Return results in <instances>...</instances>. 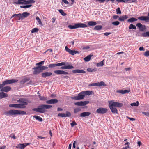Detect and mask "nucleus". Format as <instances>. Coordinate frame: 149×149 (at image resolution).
Wrapping results in <instances>:
<instances>
[{
	"mask_svg": "<svg viewBox=\"0 0 149 149\" xmlns=\"http://www.w3.org/2000/svg\"><path fill=\"white\" fill-rule=\"evenodd\" d=\"M109 104L115 107H118L120 108L123 106V104L122 103L112 101H111V102H109Z\"/></svg>",
	"mask_w": 149,
	"mask_h": 149,
	"instance_id": "obj_7",
	"label": "nucleus"
},
{
	"mask_svg": "<svg viewBox=\"0 0 149 149\" xmlns=\"http://www.w3.org/2000/svg\"><path fill=\"white\" fill-rule=\"evenodd\" d=\"M104 60H103L101 61V62L98 63H97V65H104Z\"/></svg>",
	"mask_w": 149,
	"mask_h": 149,
	"instance_id": "obj_48",
	"label": "nucleus"
},
{
	"mask_svg": "<svg viewBox=\"0 0 149 149\" xmlns=\"http://www.w3.org/2000/svg\"><path fill=\"white\" fill-rule=\"evenodd\" d=\"M116 12L117 14H121V12L120 10V8L118 7L116 10Z\"/></svg>",
	"mask_w": 149,
	"mask_h": 149,
	"instance_id": "obj_50",
	"label": "nucleus"
},
{
	"mask_svg": "<svg viewBox=\"0 0 149 149\" xmlns=\"http://www.w3.org/2000/svg\"><path fill=\"white\" fill-rule=\"evenodd\" d=\"M86 71L82 70H80L79 69V71H78V73H86Z\"/></svg>",
	"mask_w": 149,
	"mask_h": 149,
	"instance_id": "obj_57",
	"label": "nucleus"
},
{
	"mask_svg": "<svg viewBox=\"0 0 149 149\" xmlns=\"http://www.w3.org/2000/svg\"><path fill=\"white\" fill-rule=\"evenodd\" d=\"M25 83L27 82L30 80L29 78H25L23 79Z\"/></svg>",
	"mask_w": 149,
	"mask_h": 149,
	"instance_id": "obj_61",
	"label": "nucleus"
},
{
	"mask_svg": "<svg viewBox=\"0 0 149 149\" xmlns=\"http://www.w3.org/2000/svg\"><path fill=\"white\" fill-rule=\"evenodd\" d=\"M137 0H125V3H131L132 2H136Z\"/></svg>",
	"mask_w": 149,
	"mask_h": 149,
	"instance_id": "obj_33",
	"label": "nucleus"
},
{
	"mask_svg": "<svg viewBox=\"0 0 149 149\" xmlns=\"http://www.w3.org/2000/svg\"><path fill=\"white\" fill-rule=\"evenodd\" d=\"M120 22L118 21H114L112 22V24L114 26H118L120 24Z\"/></svg>",
	"mask_w": 149,
	"mask_h": 149,
	"instance_id": "obj_44",
	"label": "nucleus"
},
{
	"mask_svg": "<svg viewBox=\"0 0 149 149\" xmlns=\"http://www.w3.org/2000/svg\"><path fill=\"white\" fill-rule=\"evenodd\" d=\"M33 117L36 120H38L40 122H42V118L38 116H33Z\"/></svg>",
	"mask_w": 149,
	"mask_h": 149,
	"instance_id": "obj_35",
	"label": "nucleus"
},
{
	"mask_svg": "<svg viewBox=\"0 0 149 149\" xmlns=\"http://www.w3.org/2000/svg\"><path fill=\"white\" fill-rule=\"evenodd\" d=\"M85 96L84 91H83L79 93L77 96H74L72 98V99L76 100H78L82 99L84 98Z\"/></svg>",
	"mask_w": 149,
	"mask_h": 149,
	"instance_id": "obj_5",
	"label": "nucleus"
},
{
	"mask_svg": "<svg viewBox=\"0 0 149 149\" xmlns=\"http://www.w3.org/2000/svg\"><path fill=\"white\" fill-rule=\"evenodd\" d=\"M58 100L56 99H52L49 100H47L46 102L48 104H54L57 103Z\"/></svg>",
	"mask_w": 149,
	"mask_h": 149,
	"instance_id": "obj_15",
	"label": "nucleus"
},
{
	"mask_svg": "<svg viewBox=\"0 0 149 149\" xmlns=\"http://www.w3.org/2000/svg\"><path fill=\"white\" fill-rule=\"evenodd\" d=\"M66 113H59L58 115V116L59 117H70L71 116V113L68 111H67Z\"/></svg>",
	"mask_w": 149,
	"mask_h": 149,
	"instance_id": "obj_12",
	"label": "nucleus"
},
{
	"mask_svg": "<svg viewBox=\"0 0 149 149\" xmlns=\"http://www.w3.org/2000/svg\"><path fill=\"white\" fill-rule=\"evenodd\" d=\"M77 53H79V52L77 51L72 50L70 54L72 55H74Z\"/></svg>",
	"mask_w": 149,
	"mask_h": 149,
	"instance_id": "obj_41",
	"label": "nucleus"
},
{
	"mask_svg": "<svg viewBox=\"0 0 149 149\" xmlns=\"http://www.w3.org/2000/svg\"><path fill=\"white\" fill-rule=\"evenodd\" d=\"M88 24L89 26H95L96 25L97 23L95 22L91 21L88 22Z\"/></svg>",
	"mask_w": 149,
	"mask_h": 149,
	"instance_id": "obj_26",
	"label": "nucleus"
},
{
	"mask_svg": "<svg viewBox=\"0 0 149 149\" xmlns=\"http://www.w3.org/2000/svg\"><path fill=\"white\" fill-rule=\"evenodd\" d=\"M137 19L134 17H132L127 20V21L129 22H132L134 21H137Z\"/></svg>",
	"mask_w": 149,
	"mask_h": 149,
	"instance_id": "obj_31",
	"label": "nucleus"
},
{
	"mask_svg": "<svg viewBox=\"0 0 149 149\" xmlns=\"http://www.w3.org/2000/svg\"><path fill=\"white\" fill-rule=\"evenodd\" d=\"M102 28V26L101 25H97L93 29L96 30H100Z\"/></svg>",
	"mask_w": 149,
	"mask_h": 149,
	"instance_id": "obj_29",
	"label": "nucleus"
},
{
	"mask_svg": "<svg viewBox=\"0 0 149 149\" xmlns=\"http://www.w3.org/2000/svg\"><path fill=\"white\" fill-rule=\"evenodd\" d=\"M58 11L63 16H65L66 15V14L65 13L62 9L59 10Z\"/></svg>",
	"mask_w": 149,
	"mask_h": 149,
	"instance_id": "obj_45",
	"label": "nucleus"
},
{
	"mask_svg": "<svg viewBox=\"0 0 149 149\" xmlns=\"http://www.w3.org/2000/svg\"><path fill=\"white\" fill-rule=\"evenodd\" d=\"M109 106L112 113L113 114L118 113V110L116 108L109 104Z\"/></svg>",
	"mask_w": 149,
	"mask_h": 149,
	"instance_id": "obj_17",
	"label": "nucleus"
},
{
	"mask_svg": "<svg viewBox=\"0 0 149 149\" xmlns=\"http://www.w3.org/2000/svg\"><path fill=\"white\" fill-rule=\"evenodd\" d=\"M52 107L50 105H42L38 106L37 108H34L32 109L33 111L36 112H39L41 113H44L46 110L45 109H49Z\"/></svg>",
	"mask_w": 149,
	"mask_h": 149,
	"instance_id": "obj_3",
	"label": "nucleus"
},
{
	"mask_svg": "<svg viewBox=\"0 0 149 149\" xmlns=\"http://www.w3.org/2000/svg\"><path fill=\"white\" fill-rule=\"evenodd\" d=\"M74 68L73 66H63L61 68L62 69H72Z\"/></svg>",
	"mask_w": 149,
	"mask_h": 149,
	"instance_id": "obj_25",
	"label": "nucleus"
},
{
	"mask_svg": "<svg viewBox=\"0 0 149 149\" xmlns=\"http://www.w3.org/2000/svg\"><path fill=\"white\" fill-rule=\"evenodd\" d=\"M139 20L144 21L146 22H149V17L148 16H142L139 17L138 18Z\"/></svg>",
	"mask_w": 149,
	"mask_h": 149,
	"instance_id": "obj_14",
	"label": "nucleus"
},
{
	"mask_svg": "<svg viewBox=\"0 0 149 149\" xmlns=\"http://www.w3.org/2000/svg\"><path fill=\"white\" fill-rule=\"evenodd\" d=\"M17 101L20 104H10L9 105V106L11 107L23 109L25 108L26 106L28 104V103L25 101V99L24 98H20L17 100Z\"/></svg>",
	"mask_w": 149,
	"mask_h": 149,
	"instance_id": "obj_1",
	"label": "nucleus"
},
{
	"mask_svg": "<svg viewBox=\"0 0 149 149\" xmlns=\"http://www.w3.org/2000/svg\"><path fill=\"white\" fill-rule=\"evenodd\" d=\"M130 91V90H118L117 91V93H121L123 94H125L126 93H129Z\"/></svg>",
	"mask_w": 149,
	"mask_h": 149,
	"instance_id": "obj_22",
	"label": "nucleus"
},
{
	"mask_svg": "<svg viewBox=\"0 0 149 149\" xmlns=\"http://www.w3.org/2000/svg\"><path fill=\"white\" fill-rule=\"evenodd\" d=\"M142 113L146 116H149V112H143Z\"/></svg>",
	"mask_w": 149,
	"mask_h": 149,
	"instance_id": "obj_59",
	"label": "nucleus"
},
{
	"mask_svg": "<svg viewBox=\"0 0 149 149\" xmlns=\"http://www.w3.org/2000/svg\"><path fill=\"white\" fill-rule=\"evenodd\" d=\"M32 5H27L21 6L20 7L22 8H28L31 6Z\"/></svg>",
	"mask_w": 149,
	"mask_h": 149,
	"instance_id": "obj_40",
	"label": "nucleus"
},
{
	"mask_svg": "<svg viewBox=\"0 0 149 149\" xmlns=\"http://www.w3.org/2000/svg\"><path fill=\"white\" fill-rule=\"evenodd\" d=\"M79 69H75L72 71V72L74 73H78Z\"/></svg>",
	"mask_w": 149,
	"mask_h": 149,
	"instance_id": "obj_64",
	"label": "nucleus"
},
{
	"mask_svg": "<svg viewBox=\"0 0 149 149\" xmlns=\"http://www.w3.org/2000/svg\"><path fill=\"white\" fill-rule=\"evenodd\" d=\"M65 65V63L63 62L61 63H58L56 64H49V65Z\"/></svg>",
	"mask_w": 149,
	"mask_h": 149,
	"instance_id": "obj_34",
	"label": "nucleus"
},
{
	"mask_svg": "<svg viewBox=\"0 0 149 149\" xmlns=\"http://www.w3.org/2000/svg\"><path fill=\"white\" fill-rule=\"evenodd\" d=\"M38 30L39 29L38 28H34L32 30L31 33H33L35 32H37L38 31Z\"/></svg>",
	"mask_w": 149,
	"mask_h": 149,
	"instance_id": "obj_43",
	"label": "nucleus"
},
{
	"mask_svg": "<svg viewBox=\"0 0 149 149\" xmlns=\"http://www.w3.org/2000/svg\"><path fill=\"white\" fill-rule=\"evenodd\" d=\"M89 102V101H80L74 103V104L75 105L77 106H84L88 104Z\"/></svg>",
	"mask_w": 149,
	"mask_h": 149,
	"instance_id": "obj_11",
	"label": "nucleus"
},
{
	"mask_svg": "<svg viewBox=\"0 0 149 149\" xmlns=\"http://www.w3.org/2000/svg\"><path fill=\"white\" fill-rule=\"evenodd\" d=\"M81 109L79 107H77L74 109V113L75 114H76L79 111H80Z\"/></svg>",
	"mask_w": 149,
	"mask_h": 149,
	"instance_id": "obj_32",
	"label": "nucleus"
},
{
	"mask_svg": "<svg viewBox=\"0 0 149 149\" xmlns=\"http://www.w3.org/2000/svg\"><path fill=\"white\" fill-rule=\"evenodd\" d=\"M119 17V16L118 15H114L113 16V18L114 20H116Z\"/></svg>",
	"mask_w": 149,
	"mask_h": 149,
	"instance_id": "obj_58",
	"label": "nucleus"
},
{
	"mask_svg": "<svg viewBox=\"0 0 149 149\" xmlns=\"http://www.w3.org/2000/svg\"><path fill=\"white\" fill-rule=\"evenodd\" d=\"M108 109L106 108L100 107L97 109L96 112L98 114H103L106 113Z\"/></svg>",
	"mask_w": 149,
	"mask_h": 149,
	"instance_id": "obj_6",
	"label": "nucleus"
},
{
	"mask_svg": "<svg viewBox=\"0 0 149 149\" xmlns=\"http://www.w3.org/2000/svg\"><path fill=\"white\" fill-rule=\"evenodd\" d=\"M36 19L39 24H42V22L39 17L37 16L36 18Z\"/></svg>",
	"mask_w": 149,
	"mask_h": 149,
	"instance_id": "obj_54",
	"label": "nucleus"
},
{
	"mask_svg": "<svg viewBox=\"0 0 149 149\" xmlns=\"http://www.w3.org/2000/svg\"><path fill=\"white\" fill-rule=\"evenodd\" d=\"M139 102L138 101H136V102H134L131 104V105L132 106H137L139 105Z\"/></svg>",
	"mask_w": 149,
	"mask_h": 149,
	"instance_id": "obj_46",
	"label": "nucleus"
},
{
	"mask_svg": "<svg viewBox=\"0 0 149 149\" xmlns=\"http://www.w3.org/2000/svg\"><path fill=\"white\" fill-rule=\"evenodd\" d=\"M74 25H69L68 26V28L71 29H77L76 23H74Z\"/></svg>",
	"mask_w": 149,
	"mask_h": 149,
	"instance_id": "obj_30",
	"label": "nucleus"
},
{
	"mask_svg": "<svg viewBox=\"0 0 149 149\" xmlns=\"http://www.w3.org/2000/svg\"><path fill=\"white\" fill-rule=\"evenodd\" d=\"M65 50L68 52L70 54V52L72 50H71L70 49L68 48V47L66 46L65 47Z\"/></svg>",
	"mask_w": 149,
	"mask_h": 149,
	"instance_id": "obj_52",
	"label": "nucleus"
},
{
	"mask_svg": "<svg viewBox=\"0 0 149 149\" xmlns=\"http://www.w3.org/2000/svg\"><path fill=\"white\" fill-rule=\"evenodd\" d=\"M38 66V67H34L33 68L34 69L33 74H37L42 72V69L41 68V66Z\"/></svg>",
	"mask_w": 149,
	"mask_h": 149,
	"instance_id": "obj_9",
	"label": "nucleus"
},
{
	"mask_svg": "<svg viewBox=\"0 0 149 149\" xmlns=\"http://www.w3.org/2000/svg\"><path fill=\"white\" fill-rule=\"evenodd\" d=\"M16 147L17 149H23L25 147V146L24 143L19 144Z\"/></svg>",
	"mask_w": 149,
	"mask_h": 149,
	"instance_id": "obj_24",
	"label": "nucleus"
},
{
	"mask_svg": "<svg viewBox=\"0 0 149 149\" xmlns=\"http://www.w3.org/2000/svg\"><path fill=\"white\" fill-rule=\"evenodd\" d=\"M93 55H91L88 56L84 58V59L85 61L87 62L90 61L91 58V57L93 56Z\"/></svg>",
	"mask_w": 149,
	"mask_h": 149,
	"instance_id": "obj_28",
	"label": "nucleus"
},
{
	"mask_svg": "<svg viewBox=\"0 0 149 149\" xmlns=\"http://www.w3.org/2000/svg\"><path fill=\"white\" fill-rule=\"evenodd\" d=\"M144 55L146 57L149 56V51L146 52L144 54Z\"/></svg>",
	"mask_w": 149,
	"mask_h": 149,
	"instance_id": "obj_56",
	"label": "nucleus"
},
{
	"mask_svg": "<svg viewBox=\"0 0 149 149\" xmlns=\"http://www.w3.org/2000/svg\"><path fill=\"white\" fill-rule=\"evenodd\" d=\"M30 15V13L27 12H23L22 14H21V15H20V17L18 19V20H19L20 19H23L24 18H26Z\"/></svg>",
	"mask_w": 149,
	"mask_h": 149,
	"instance_id": "obj_10",
	"label": "nucleus"
},
{
	"mask_svg": "<svg viewBox=\"0 0 149 149\" xmlns=\"http://www.w3.org/2000/svg\"><path fill=\"white\" fill-rule=\"evenodd\" d=\"M136 25L139 29L142 26V24L140 23H138Z\"/></svg>",
	"mask_w": 149,
	"mask_h": 149,
	"instance_id": "obj_60",
	"label": "nucleus"
},
{
	"mask_svg": "<svg viewBox=\"0 0 149 149\" xmlns=\"http://www.w3.org/2000/svg\"><path fill=\"white\" fill-rule=\"evenodd\" d=\"M85 92V95H89L91 94V93L90 91H84Z\"/></svg>",
	"mask_w": 149,
	"mask_h": 149,
	"instance_id": "obj_62",
	"label": "nucleus"
},
{
	"mask_svg": "<svg viewBox=\"0 0 149 149\" xmlns=\"http://www.w3.org/2000/svg\"><path fill=\"white\" fill-rule=\"evenodd\" d=\"M87 70L89 72H95L97 71V69L96 68H88L87 69Z\"/></svg>",
	"mask_w": 149,
	"mask_h": 149,
	"instance_id": "obj_36",
	"label": "nucleus"
},
{
	"mask_svg": "<svg viewBox=\"0 0 149 149\" xmlns=\"http://www.w3.org/2000/svg\"><path fill=\"white\" fill-rule=\"evenodd\" d=\"M127 118L129 119L131 121H134L135 120V119L134 118H130L128 116H127Z\"/></svg>",
	"mask_w": 149,
	"mask_h": 149,
	"instance_id": "obj_63",
	"label": "nucleus"
},
{
	"mask_svg": "<svg viewBox=\"0 0 149 149\" xmlns=\"http://www.w3.org/2000/svg\"><path fill=\"white\" fill-rule=\"evenodd\" d=\"M18 80L16 79L6 80L2 82L1 84L3 87L5 85L17 82Z\"/></svg>",
	"mask_w": 149,
	"mask_h": 149,
	"instance_id": "obj_4",
	"label": "nucleus"
},
{
	"mask_svg": "<svg viewBox=\"0 0 149 149\" xmlns=\"http://www.w3.org/2000/svg\"><path fill=\"white\" fill-rule=\"evenodd\" d=\"M52 74V73L51 72H46L42 74V77L43 78H45L47 77L51 76Z\"/></svg>",
	"mask_w": 149,
	"mask_h": 149,
	"instance_id": "obj_20",
	"label": "nucleus"
},
{
	"mask_svg": "<svg viewBox=\"0 0 149 149\" xmlns=\"http://www.w3.org/2000/svg\"><path fill=\"white\" fill-rule=\"evenodd\" d=\"M142 36L143 37H149V31H147L145 33H143Z\"/></svg>",
	"mask_w": 149,
	"mask_h": 149,
	"instance_id": "obj_38",
	"label": "nucleus"
},
{
	"mask_svg": "<svg viewBox=\"0 0 149 149\" xmlns=\"http://www.w3.org/2000/svg\"><path fill=\"white\" fill-rule=\"evenodd\" d=\"M54 72L57 74H68V73L67 72L63 71V70H55L54 71Z\"/></svg>",
	"mask_w": 149,
	"mask_h": 149,
	"instance_id": "obj_18",
	"label": "nucleus"
},
{
	"mask_svg": "<svg viewBox=\"0 0 149 149\" xmlns=\"http://www.w3.org/2000/svg\"><path fill=\"white\" fill-rule=\"evenodd\" d=\"M102 85L104 86H106V84L103 81H101L100 82L91 83L88 86H98L100 87Z\"/></svg>",
	"mask_w": 149,
	"mask_h": 149,
	"instance_id": "obj_8",
	"label": "nucleus"
},
{
	"mask_svg": "<svg viewBox=\"0 0 149 149\" xmlns=\"http://www.w3.org/2000/svg\"><path fill=\"white\" fill-rule=\"evenodd\" d=\"M40 99L41 100L45 101L47 100V97L44 96H42L40 95H38Z\"/></svg>",
	"mask_w": 149,
	"mask_h": 149,
	"instance_id": "obj_42",
	"label": "nucleus"
},
{
	"mask_svg": "<svg viewBox=\"0 0 149 149\" xmlns=\"http://www.w3.org/2000/svg\"><path fill=\"white\" fill-rule=\"evenodd\" d=\"M71 126L72 127H73L74 125H77V124L75 121H73L72 123H70Z\"/></svg>",
	"mask_w": 149,
	"mask_h": 149,
	"instance_id": "obj_53",
	"label": "nucleus"
},
{
	"mask_svg": "<svg viewBox=\"0 0 149 149\" xmlns=\"http://www.w3.org/2000/svg\"><path fill=\"white\" fill-rule=\"evenodd\" d=\"M4 114L7 116L16 115H23L26 114V112L22 110L11 109L5 112Z\"/></svg>",
	"mask_w": 149,
	"mask_h": 149,
	"instance_id": "obj_2",
	"label": "nucleus"
},
{
	"mask_svg": "<svg viewBox=\"0 0 149 149\" xmlns=\"http://www.w3.org/2000/svg\"><path fill=\"white\" fill-rule=\"evenodd\" d=\"M21 15V13H19V14H15L13 15L11 17V18H12L14 17H19V18L20 17V15Z\"/></svg>",
	"mask_w": 149,
	"mask_h": 149,
	"instance_id": "obj_47",
	"label": "nucleus"
},
{
	"mask_svg": "<svg viewBox=\"0 0 149 149\" xmlns=\"http://www.w3.org/2000/svg\"><path fill=\"white\" fill-rule=\"evenodd\" d=\"M129 29H136V28L135 26L134 25L131 24L129 26Z\"/></svg>",
	"mask_w": 149,
	"mask_h": 149,
	"instance_id": "obj_39",
	"label": "nucleus"
},
{
	"mask_svg": "<svg viewBox=\"0 0 149 149\" xmlns=\"http://www.w3.org/2000/svg\"><path fill=\"white\" fill-rule=\"evenodd\" d=\"M45 62V61H43L40 62H39L38 63L36 64L35 65H41L42 64H43Z\"/></svg>",
	"mask_w": 149,
	"mask_h": 149,
	"instance_id": "obj_51",
	"label": "nucleus"
},
{
	"mask_svg": "<svg viewBox=\"0 0 149 149\" xmlns=\"http://www.w3.org/2000/svg\"><path fill=\"white\" fill-rule=\"evenodd\" d=\"M35 2V1H33L32 0H29V1H26V0H25L24 4H29V3H31V2Z\"/></svg>",
	"mask_w": 149,
	"mask_h": 149,
	"instance_id": "obj_49",
	"label": "nucleus"
},
{
	"mask_svg": "<svg viewBox=\"0 0 149 149\" xmlns=\"http://www.w3.org/2000/svg\"><path fill=\"white\" fill-rule=\"evenodd\" d=\"M128 18V17L127 15H124L119 17L118 19L120 21H123L127 19Z\"/></svg>",
	"mask_w": 149,
	"mask_h": 149,
	"instance_id": "obj_19",
	"label": "nucleus"
},
{
	"mask_svg": "<svg viewBox=\"0 0 149 149\" xmlns=\"http://www.w3.org/2000/svg\"><path fill=\"white\" fill-rule=\"evenodd\" d=\"M8 96V95L7 93H5L3 92H0V99H2L4 97H6Z\"/></svg>",
	"mask_w": 149,
	"mask_h": 149,
	"instance_id": "obj_23",
	"label": "nucleus"
},
{
	"mask_svg": "<svg viewBox=\"0 0 149 149\" xmlns=\"http://www.w3.org/2000/svg\"><path fill=\"white\" fill-rule=\"evenodd\" d=\"M76 24L77 29L79 28H85L88 26L86 24L81 22L76 23Z\"/></svg>",
	"mask_w": 149,
	"mask_h": 149,
	"instance_id": "obj_13",
	"label": "nucleus"
},
{
	"mask_svg": "<svg viewBox=\"0 0 149 149\" xmlns=\"http://www.w3.org/2000/svg\"><path fill=\"white\" fill-rule=\"evenodd\" d=\"M146 29V26L144 25H142L141 26L139 29V30L141 31H144Z\"/></svg>",
	"mask_w": 149,
	"mask_h": 149,
	"instance_id": "obj_37",
	"label": "nucleus"
},
{
	"mask_svg": "<svg viewBox=\"0 0 149 149\" xmlns=\"http://www.w3.org/2000/svg\"><path fill=\"white\" fill-rule=\"evenodd\" d=\"M91 114V113L89 112H84L80 114L81 117H83L88 116Z\"/></svg>",
	"mask_w": 149,
	"mask_h": 149,
	"instance_id": "obj_21",
	"label": "nucleus"
},
{
	"mask_svg": "<svg viewBox=\"0 0 149 149\" xmlns=\"http://www.w3.org/2000/svg\"><path fill=\"white\" fill-rule=\"evenodd\" d=\"M64 3L65 4L68 5L69 4V3L68 1L67 0H62V5L63 6V5L62 3Z\"/></svg>",
	"mask_w": 149,
	"mask_h": 149,
	"instance_id": "obj_55",
	"label": "nucleus"
},
{
	"mask_svg": "<svg viewBox=\"0 0 149 149\" xmlns=\"http://www.w3.org/2000/svg\"><path fill=\"white\" fill-rule=\"evenodd\" d=\"M25 0H18L17 2H15V3L17 4H24Z\"/></svg>",
	"mask_w": 149,
	"mask_h": 149,
	"instance_id": "obj_27",
	"label": "nucleus"
},
{
	"mask_svg": "<svg viewBox=\"0 0 149 149\" xmlns=\"http://www.w3.org/2000/svg\"><path fill=\"white\" fill-rule=\"evenodd\" d=\"M11 88L9 86H7L3 87L1 89L0 91L2 92H7L10 91L11 89Z\"/></svg>",
	"mask_w": 149,
	"mask_h": 149,
	"instance_id": "obj_16",
	"label": "nucleus"
}]
</instances>
